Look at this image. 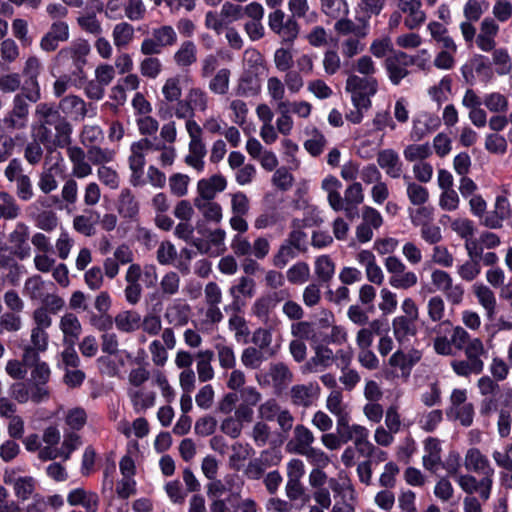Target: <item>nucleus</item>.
I'll return each mask as SVG.
<instances>
[{
  "mask_svg": "<svg viewBox=\"0 0 512 512\" xmlns=\"http://www.w3.org/2000/svg\"><path fill=\"white\" fill-rule=\"evenodd\" d=\"M129 152L130 183L134 187L146 184L143 170L147 156L163 168L172 166L177 156L176 148L173 145H166L160 142L157 137H143L132 142Z\"/></svg>",
  "mask_w": 512,
  "mask_h": 512,
  "instance_id": "1",
  "label": "nucleus"
},
{
  "mask_svg": "<svg viewBox=\"0 0 512 512\" xmlns=\"http://www.w3.org/2000/svg\"><path fill=\"white\" fill-rule=\"evenodd\" d=\"M35 121L32 135L45 146H68L71 141L72 126L52 103L40 102L34 110Z\"/></svg>",
  "mask_w": 512,
  "mask_h": 512,
  "instance_id": "2",
  "label": "nucleus"
},
{
  "mask_svg": "<svg viewBox=\"0 0 512 512\" xmlns=\"http://www.w3.org/2000/svg\"><path fill=\"white\" fill-rule=\"evenodd\" d=\"M463 465L468 473L458 476V486L466 494H479L488 501L494 483L495 469L489 458L479 448L471 447L464 455Z\"/></svg>",
  "mask_w": 512,
  "mask_h": 512,
  "instance_id": "3",
  "label": "nucleus"
},
{
  "mask_svg": "<svg viewBox=\"0 0 512 512\" xmlns=\"http://www.w3.org/2000/svg\"><path fill=\"white\" fill-rule=\"evenodd\" d=\"M41 98L42 96L21 89L13 96L10 108L0 121V129L8 132L26 129L29 122L30 103H37Z\"/></svg>",
  "mask_w": 512,
  "mask_h": 512,
  "instance_id": "4",
  "label": "nucleus"
},
{
  "mask_svg": "<svg viewBox=\"0 0 512 512\" xmlns=\"http://www.w3.org/2000/svg\"><path fill=\"white\" fill-rule=\"evenodd\" d=\"M463 351L466 358L452 361L451 367L453 371L462 377L481 374L484 370L482 357L487 355L483 341L480 338L474 337V341Z\"/></svg>",
  "mask_w": 512,
  "mask_h": 512,
  "instance_id": "5",
  "label": "nucleus"
},
{
  "mask_svg": "<svg viewBox=\"0 0 512 512\" xmlns=\"http://www.w3.org/2000/svg\"><path fill=\"white\" fill-rule=\"evenodd\" d=\"M345 90L350 93L353 106L370 109L371 98L378 91V81L375 77H361L351 74L345 82Z\"/></svg>",
  "mask_w": 512,
  "mask_h": 512,
  "instance_id": "6",
  "label": "nucleus"
},
{
  "mask_svg": "<svg viewBox=\"0 0 512 512\" xmlns=\"http://www.w3.org/2000/svg\"><path fill=\"white\" fill-rule=\"evenodd\" d=\"M336 430L344 444L352 441L358 452L371 451L369 430L360 424H350L349 414L336 420Z\"/></svg>",
  "mask_w": 512,
  "mask_h": 512,
  "instance_id": "7",
  "label": "nucleus"
},
{
  "mask_svg": "<svg viewBox=\"0 0 512 512\" xmlns=\"http://www.w3.org/2000/svg\"><path fill=\"white\" fill-rule=\"evenodd\" d=\"M384 266L389 274L388 283L394 289L409 290L417 285L418 276L414 271L408 270L400 258L388 256L384 260Z\"/></svg>",
  "mask_w": 512,
  "mask_h": 512,
  "instance_id": "8",
  "label": "nucleus"
},
{
  "mask_svg": "<svg viewBox=\"0 0 512 512\" xmlns=\"http://www.w3.org/2000/svg\"><path fill=\"white\" fill-rule=\"evenodd\" d=\"M255 380L261 387L271 386L280 392L293 381V373L285 363L275 362L269 365L267 371L258 372Z\"/></svg>",
  "mask_w": 512,
  "mask_h": 512,
  "instance_id": "9",
  "label": "nucleus"
},
{
  "mask_svg": "<svg viewBox=\"0 0 512 512\" xmlns=\"http://www.w3.org/2000/svg\"><path fill=\"white\" fill-rule=\"evenodd\" d=\"M187 134L189 137L188 153L184 158V162L200 173L204 170V158L207 154L206 144L203 140V129L197 130L193 126H188Z\"/></svg>",
  "mask_w": 512,
  "mask_h": 512,
  "instance_id": "10",
  "label": "nucleus"
},
{
  "mask_svg": "<svg viewBox=\"0 0 512 512\" xmlns=\"http://www.w3.org/2000/svg\"><path fill=\"white\" fill-rule=\"evenodd\" d=\"M416 63V58L405 52L398 51L385 60V69L390 82L400 85L401 81L409 76V68Z\"/></svg>",
  "mask_w": 512,
  "mask_h": 512,
  "instance_id": "11",
  "label": "nucleus"
},
{
  "mask_svg": "<svg viewBox=\"0 0 512 512\" xmlns=\"http://www.w3.org/2000/svg\"><path fill=\"white\" fill-rule=\"evenodd\" d=\"M262 91V77L260 67L245 69L237 78L234 93L237 97L254 98Z\"/></svg>",
  "mask_w": 512,
  "mask_h": 512,
  "instance_id": "12",
  "label": "nucleus"
},
{
  "mask_svg": "<svg viewBox=\"0 0 512 512\" xmlns=\"http://www.w3.org/2000/svg\"><path fill=\"white\" fill-rule=\"evenodd\" d=\"M177 339L171 327H166L161 333V339H154L150 342L148 350L153 364L163 367L168 361V350L176 347Z\"/></svg>",
  "mask_w": 512,
  "mask_h": 512,
  "instance_id": "13",
  "label": "nucleus"
},
{
  "mask_svg": "<svg viewBox=\"0 0 512 512\" xmlns=\"http://www.w3.org/2000/svg\"><path fill=\"white\" fill-rule=\"evenodd\" d=\"M268 25L285 42H293L298 37V23L292 17L285 19V14L280 9L269 14Z\"/></svg>",
  "mask_w": 512,
  "mask_h": 512,
  "instance_id": "14",
  "label": "nucleus"
},
{
  "mask_svg": "<svg viewBox=\"0 0 512 512\" xmlns=\"http://www.w3.org/2000/svg\"><path fill=\"white\" fill-rule=\"evenodd\" d=\"M49 347L48 331L31 327L29 341L22 346V360L24 363L37 361V356L45 353Z\"/></svg>",
  "mask_w": 512,
  "mask_h": 512,
  "instance_id": "15",
  "label": "nucleus"
},
{
  "mask_svg": "<svg viewBox=\"0 0 512 512\" xmlns=\"http://www.w3.org/2000/svg\"><path fill=\"white\" fill-rule=\"evenodd\" d=\"M277 306L265 295L258 297L251 306V313L264 326L278 328L281 320L275 312Z\"/></svg>",
  "mask_w": 512,
  "mask_h": 512,
  "instance_id": "16",
  "label": "nucleus"
},
{
  "mask_svg": "<svg viewBox=\"0 0 512 512\" xmlns=\"http://www.w3.org/2000/svg\"><path fill=\"white\" fill-rule=\"evenodd\" d=\"M314 355L301 367L303 374L318 373L332 366L335 355L333 350L323 344L313 347Z\"/></svg>",
  "mask_w": 512,
  "mask_h": 512,
  "instance_id": "17",
  "label": "nucleus"
},
{
  "mask_svg": "<svg viewBox=\"0 0 512 512\" xmlns=\"http://www.w3.org/2000/svg\"><path fill=\"white\" fill-rule=\"evenodd\" d=\"M462 75L466 82L474 80V72L482 78L484 82H490L493 78V71L488 59L481 54L474 55L467 64L461 68Z\"/></svg>",
  "mask_w": 512,
  "mask_h": 512,
  "instance_id": "18",
  "label": "nucleus"
},
{
  "mask_svg": "<svg viewBox=\"0 0 512 512\" xmlns=\"http://www.w3.org/2000/svg\"><path fill=\"white\" fill-rule=\"evenodd\" d=\"M397 7L401 13L406 15L404 25L409 30L420 27L426 20L420 0H398Z\"/></svg>",
  "mask_w": 512,
  "mask_h": 512,
  "instance_id": "19",
  "label": "nucleus"
},
{
  "mask_svg": "<svg viewBox=\"0 0 512 512\" xmlns=\"http://www.w3.org/2000/svg\"><path fill=\"white\" fill-rule=\"evenodd\" d=\"M500 27L492 17H485L479 28L476 37V45L483 52H490L496 47V37Z\"/></svg>",
  "mask_w": 512,
  "mask_h": 512,
  "instance_id": "20",
  "label": "nucleus"
},
{
  "mask_svg": "<svg viewBox=\"0 0 512 512\" xmlns=\"http://www.w3.org/2000/svg\"><path fill=\"white\" fill-rule=\"evenodd\" d=\"M66 153L72 165V175L75 178L83 179L92 174V164L83 148L76 145L68 146Z\"/></svg>",
  "mask_w": 512,
  "mask_h": 512,
  "instance_id": "21",
  "label": "nucleus"
},
{
  "mask_svg": "<svg viewBox=\"0 0 512 512\" xmlns=\"http://www.w3.org/2000/svg\"><path fill=\"white\" fill-rule=\"evenodd\" d=\"M364 201V192L362 184L359 182H353L348 185L344 191V197H342V208L340 211H344L346 217L349 220H353L358 215V206Z\"/></svg>",
  "mask_w": 512,
  "mask_h": 512,
  "instance_id": "22",
  "label": "nucleus"
},
{
  "mask_svg": "<svg viewBox=\"0 0 512 512\" xmlns=\"http://www.w3.org/2000/svg\"><path fill=\"white\" fill-rule=\"evenodd\" d=\"M334 30L341 36L348 37H366L369 32V23L367 17H357V23L342 16L336 19Z\"/></svg>",
  "mask_w": 512,
  "mask_h": 512,
  "instance_id": "23",
  "label": "nucleus"
},
{
  "mask_svg": "<svg viewBox=\"0 0 512 512\" xmlns=\"http://www.w3.org/2000/svg\"><path fill=\"white\" fill-rule=\"evenodd\" d=\"M227 181L220 174L212 175L209 178H203L197 183V196L194 200H213L216 195L226 189Z\"/></svg>",
  "mask_w": 512,
  "mask_h": 512,
  "instance_id": "24",
  "label": "nucleus"
},
{
  "mask_svg": "<svg viewBox=\"0 0 512 512\" xmlns=\"http://www.w3.org/2000/svg\"><path fill=\"white\" fill-rule=\"evenodd\" d=\"M319 390L316 383L296 384L290 389V400L296 406L310 407L317 400Z\"/></svg>",
  "mask_w": 512,
  "mask_h": 512,
  "instance_id": "25",
  "label": "nucleus"
},
{
  "mask_svg": "<svg viewBox=\"0 0 512 512\" xmlns=\"http://www.w3.org/2000/svg\"><path fill=\"white\" fill-rule=\"evenodd\" d=\"M69 38L68 24L62 21L54 22L49 31L41 38L40 47L43 51H55L60 42L67 41Z\"/></svg>",
  "mask_w": 512,
  "mask_h": 512,
  "instance_id": "26",
  "label": "nucleus"
},
{
  "mask_svg": "<svg viewBox=\"0 0 512 512\" xmlns=\"http://www.w3.org/2000/svg\"><path fill=\"white\" fill-rule=\"evenodd\" d=\"M377 164L387 176L398 179L403 174V163L398 153L393 149H383L377 154Z\"/></svg>",
  "mask_w": 512,
  "mask_h": 512,
  "instance_id": "27",
  "label": "nucleus"
},
{
  "mask_svg": "<svg viewBox=\"0 0 512 512\" xmlns=\"http://www.w3.org/2000/svg\"><path fill=\"white\" fill-rule=\"evenodd\" d=\"M421 357L422 353L417 349H410L407 352L398 349L389 357L388 365L400 369L403 375L408 376Z\"/></svg>",
  "mask_w": 512,
  "mask_h": 512,
  "instance_id": "28",
  "label": "nucleus"
},
{
  "mask_svg": "<svg viewBox=\"0 0 512 512\" xmlns=\"http://www.w3.org/2000/svg\"><path fill=\"white\" fill-rule=\"evenodd\" d=\"M42 70L41 61L36 56H29L24 63L22 74L26 78V85L22 90L42 96L38 77Z\"/></svg>",
  "mask_w": 512,
  "mask_h": 512,
  "instance_id": "29",
  "label": "nucleus"
},
{
  "mask_svg": "<svg viewBox=\"0 0 512 512\" xmlns=\"http://www.w3.org/2000/svg\"><path fill=\"white\" fill-rule=\"evenodd\" d=\"M67 502L71 506L83 507L86 512H97L100 500L96 492L76 488L68 493Z\"/></svg>",
  "mask_w": 512,
  "mask_h": 512,
  "instance_id": "30",
  "label": "nucleus"
},
{
  "mask_svg": "<svg viewBox=\"0 0 512 512\" xmlns=\"http://www.w3.org/2000/svg\"><path fill=\"white\" fill-rule=\"evenodd\" d=\"M315 442L313 432L303 424L295 426L293 431V438L287 443V450L301 455L302 451L311 448Z\"/></svg>",
  "mask_w": 512,
  "mask_h": 512,
  "instance_id": "31",
  "label": "nucleus"
},
{
  "mask_svg": "<svg viewBox=\"0 0 512 512\" xmlns=\"http://www.w3.org/2000/svg\"><path fill=\"white\" fill-rule=\"evenodd\" d=\"M127 395L135 412L141 413L154 407L156 392L146 387L127 388Z\"/></svg>",
  "mask_w": 512,
  "mask_h": 512,
  "instance_id": "32",
  "label": "nucleus"
},
{
  "mask_svg": "<svg viewBox=\"0 0 512 512\" xmlns=\"http://www.w3.org/2000/svg\"><path fill=\"white\" fill-rule=\"evenodd\" d=\"M59 329L63 334V343L75 345L82 333V325L78 317L71 312L60 317Z\"/></svg>",
  "mask_w": 512,
  "mask_h": 512,
  "instance_id": "33",
  "label": "nucleus"
},
{
  "mask_svg": "<svg viewBox=\"0 0 512 512\" xmlns=\"http://www.w3.org/2000/svg\"><path fill=\"white\" fill-rule=\"evenodd\" d=\"M441 454L442 447L439 439L428 437L424 441L423 467L430 472H435L442 463Z\"/></svg>",
  "mask_w": 512,
  "mask_h": 512,
  "instance_id": "34",
  "label": "nucleus"
},
{
  "mask_svg": "<svg viewBox=\"0 0 512 512\" xmlns=\"http://www.w3.org/2000/svg\"><path fill=\"white\" fill-rule=\"evenodd\" d=\"M472 291L478 303L485 310L488 320H493L496 315L497 300L494 292L483 283H475Z\"/></svg>",
  "mask_w": 512,
  "mask_h": 512,
  "instance_id": "35",
  "label": "nucleus"
},
{
  "mask_svg": "<svg viewBox=\"0 0 512 512\" xmlns=\"http://www.w3.org/2000/svg\"><path fill=\"white\" fill-rule=\"evenodd\" d=\"M438 125L439 120L436 117L428 113H421L413 119L410 137L414 141H420L434 131Z\"/></svg>",
  "mask_w": 512,
  "mask_h": 512,
  "instance_id": "36",
  "label": "nucleus"
},
{
  "mask_svg": "<svg viewBox=\"0 0 512 512\" xmlns=\"http://www.w3.org/2000/svg\"><path fill=\"white\" fill-rule=\"evenodd\" d=\"M191 308L187 303L180 300H174L165 310V320L174 327L185 326L190 317Z\"/></svg>",
  "mask_w": 512,
  "mask_h": 512,
  "instance_id": "37",
  "label": "nucleus"
},
{
  "mask_svg": "<svg viewBox=\"0 0 512 512\" xmlns=\"http://www.w3.org/2000/svg\"><path fill=\"white\" fill-rule=\"evenodd\" d=\"M59 110L73 120H83L88 110L85 101L76 95H68L59 102Z\"/></svg>",
  "mask_w": 512,
  "mask_h": 512,
  "instance_id": "38",
  "label": "nucleus"
},
{
  "mask_svg": "<svg viewBox=\"0 0 512 512\" xmlns=\"http://www.w3.org/2000/svg\"><path fill=\"white\" fill-rule=\"evenodd\" d=\"M415 321L405 316H397L392 320L393 335L400 345H405L410 338L416 335Z\"/></svg>",
  "mask_w": 512,
  "mask_h": 512,
  "instance_id": "39",
  "label": "nucleus"
},
{
  "mask_svg": "<svg viewBox=\"0 0 512 512\" xmlns=\"http://www.w3.org/2000/svg\"><path fill=\"white\" fill-rule=\"evenodd\" d=\"M114 324L120 332L133 333L141 326V315L135 310H122L115 315Z\"/></svg>",
  "mask_w": 512,
  "mask_h": 512,
  "instance_id": "40",
  "label": "nucleus"
},
{
  "mask_svg": "<svg viewBox=\"0 0 512 512\" xmlns=\"http://www.w3.org/2000/svg\"><path fill=\"white\" fill-rule=\"evenodd\" d=\"M232 72L229 68L223 67L209 77L208 90L213 95L225 96L230 90Z\"/></svg>",
  "mask_w": 512,
  "mask_h": 512,
  "instance_id": "41",
  "label": "nucleus"
},
{
  "mask_svg": "<svg viewBox=\"0 0 512 512\" xmlns=\"http://www.w3.org/2000/svg\"><path fill=\"white\" fill-rule=\"evenodd\" d=\"M214 352L210 349L200 350L196 353V371L200 382H207L214 378L212 366Z\"/></svg>",
  "mask_w": 512,
  "mask_h": 512,
  "instance_id": "42",
  "label": "nucleus"
},
{
  "mask_svg": "<svg viewBox=\"0 0 512 512\" xmlns=\"http://www.w3.org/2000/svg\"><path fill=\"white\" fill-rule=\"evenodd\" d=\"M321 187L327 193V201L330 207L335 212H340L342 208V196L340 194L342 183L335 176L329 175L323 179Z\"/></svg>",
  "mask_w": 512,
  "mask_h": 512,
  "instance_id": "43",
  "label": "nucleus"
},
{
  "mask_svg": "<svg viewBox=\"0 0 512 512\" xmlns=\"http://www.w3.org/2000/svg\"><path fill=\"white\" fill-rule=\"evenodd\" d=\"M117 211L123 218H134L139 212V203L129 188L120 191L117 199Z\"/></svg>",
  "mask_w": 512,
  "mask_h": 512,
  "instance_id": "44",
  "label": "nucleus"
},
{
  "mask_svg": "<svg viewBox=\"0 0 512 512\" xmlns=\"http://www.w3.org/2000/svg\"><path fill=\"white\" fill-rule=\"evenodd\" d=\"M175 64L187 68L197 61V47L193 41H184L173 55Z\"/></svg>",
  "mask_w": 512,
  "mask_h": 512,
  "instance_id": "45",
  "label": "nucleus"
},
{
  "mask_svg": "<svg viewBox=\"0 0 512 512\" xmlns=\"http://www.w3.org/2000/svg\"><path fill=\"white\" fill-rule=\"evenodd\" d=\"M185 100L188 102L192 110L204 113L209 107V95L202 87H190L185 95Z\"/></svg>",
  "mask_w": 512,
  "mask_h": 512,
  "instance_id": "46",
  "label": "nucleus"
},
{
  "mask_svg": "<svg viewBox=\"0 0 512 512\" xmlns=\"http://www.w3.org/2000/svg\"><path fill=\"white\" fill-rule=\"evenodd\" d=\"M406 184V194L410 203L414 206L425 205L429 200V191L426 187L411 180L409 176H404Z\"/></svg>",
  "mask_w": 512,
  "mask_h": 512,
  "instance_id": "47",
  "label": "nucleus"
},
{
  "mask_svg": "<svg viewBox=\"0 0 512 512\" xmlns=\"http://www.w3.org/2000/svg\"><path fill=\"white\" fill-rule=\"evenodd\" d=\"M135 30L127 22H121L114 26L112 31L113 44L118 49L126 48L134 39Z\"/></svg>",
  "mask_w": 512,
  "mask_h": 512,
  "instance_id": "48",
  "label": "nucleus"
},
{
  "mask_svg": "<svg viewBox=\"0 0 512 512\" xmlns=\"http://www.w3.org/2000/svg\"><path fill=\"white\" fill-rule=\"evenodd\" d=\"M91 47L88 41L78 40L70 47L63 49L60 54L69 56L77 67L86 63V57L90 53Z\"/></svg>",
  "mask_w": 512,
  "mask_h": 512,
  "instance_id": "49",
  "label": "nucleus"
},
{
  "mask_svg": "<svg viewBox=\"0 0 512 512\" xmlns=\"http://www.w3.org/2000/svg\"><path fill=\"white\" fill-rule=\"evenodd\" d=\"M86 153L91 164L97 168L114 161L116 155L113 149L103 148L99 145L87 147Z\"/></svg>",
  "mask_w": 512,
  "mask_h": 512,
  "instance_id": "50",
  "label": "nucleus"
},
{
  "mask_svg": "<svg viewBox=\"0 0 512 512\" xmlns=\"http://www.w3.org/2000/svg\"><path fill=\"white\" fill-rule=\"evenodd\" d=\"M194 206L202 213L207 221L219 223L223 218L221 205L213 200H194Z\"/></svg>",
  "mask_w": 512,
  "mask_h": 512,
  "instance_id": "51",
  "label": "nucleus"
},
{
  "mask_svg": "<svg viewBox=\"0 0 512 512\" xmlns=\"http://www.w3.org/2000/svg\"><path fill=\"white\" fill-rule=\"evenodd\" d=\"M320 5L323 14L332 20L349 14V5L346 0H320Z\"/></svg>",
  "mask_w": 512,
  "mask_h": 512,
  "instance_id": "52",
  "label": "nucleus"
},
{
  "mask_svg": "<svg viewBox=\"0 0 512 512\" xmlns=\"http://www.w3.org/2000/svg\"><path fill=\"white\" fill-rule=\"evenodd\" d=\"M44 286L45 282L40 275H32L25 280L23 293L31 301H41L46 295Z\"/></svg>",
  "mask_w": 512,
  "mask_h": 512,
  "instance_id": "53",
  "label": "nucleus"
},
{
  "mask_svg": "<svg viewBox=\"0 0 512 512\" xmlns=\"http://www.w3.org/2000/svg\"><path fill=\"white\" fill-rule=\"evenodd\" d=\"M308 138L304 142V148L312 155L319 156L327 145L325 136L316 128L306 131Z\"/></svg>",
  "mask_w": 512,
  "mask_h": 512,
  "instance_id": "54",
  "label": "nucleus"
},
{
  "mask_svg": "<svg viewBox=\"0 0 512 512\" xmlns=\"http://www.w3.org/2000/svg\"><path fill=\"white\" fill-rule=\"evenodd\" d=\"M426 309L427 315L432 322H441L440 325H450V321H443L446 305L441 296L435 295L430 297L427 301Z\"/></svg>",
  "mask_w": 512,
  "mask_h": 512,
  "instance_id": "55",
  "label": "nucleus"
},
{
  "mask_svg": "<svg viewBox=\"0 0 512 512\" xmlns=\"http://www.w3.org/2000/svg\"><path fill=\"white\" fill-rule=\"evenodd\" d=\"M314 271L319 281L329 282L335 273V263L328 255H321L316 258Z\"/></svg>",
  "mask_w": 512,
  "mask_h": 512,
  "instance_id": "56",
  "label": "nucleus"
},
{
  "mask_svg": "<svg viewBox=\"0 0 512 512\" xmlns=\"http://www.w3.org/2000/svg\"><path fill=\"white\" fill-rule=\"evenodd\" d=\"M20 206L12 195L0 192V220H14L20 215Z\"/></svg>",
  "mask_w": 512,
  "mask_h": 512,
  "instance_id": "57",
  "label": "nucleus"
},
{
  "mask_svg": "<svg viewBox=\"0 0 512 512\" xmlns=\"http://www.w3.org/2000/svg\"><path fill=\"white\" fill-rule=\"evenodd\" d=\"M492 52V63L496 67V73L500 76L507 75L512 69V58L506 48H494Z\"/></svg>",
  "mask_w": 512,
  "mask_h": 512,
  "instance_id": "58",
  "label": "nucleus"
},
{
  "mask_svg": "<svg viewBox=\"0 0 512 512\" xmlns=\"http://www.w3.org/2000/svg\"><path fill=\"white\" fill-rule=\"evenodd\" d=\"M286 278L290 284L302 285L310 278V267L306 262L299 261L286 271Z\"/></svg>",
  "mask_w": 512,
  "mask_h": 512,
  "instance_id": "59",
  "label": "nucleus"
},
{
  "mask_svg": "<svg viewBox=\"0 0 512 512\" xmlns=\"http://www.w3.org/2000/svg\"><path fill=\"white\" fill-rule=\"evenodd\" d=\"M326 408L336 417V420L349 414L343 402V394L339 389L331 390L328 394L326 398Z\"/></svg>",
  "mask_w": 512,
  "mask_h": 512,
  "instance_id": "60",
  "label": "nucleus"
},
{
  "mask_svg": "<svg viewBox=\"0 0 512 512\" xmlns=\"http://www.w3.org/2000/svg\"><path fill=\"white\" fill-rule=\"evenodd\" d=\"M255 281L252 278L242 276L238 279L237 284L229 289L230 295L234 299V304L238 302L240 296L251 298L255 294Z\"/></svg>",
  "mask_w": 512,
  "mask_h": 512,
  "instance_id": "61",
  "label": "nucleus"
},
{
  "mask_svg": "<svg viewBox=\"0 0 512 512\" xmlns=\"http://www.w3.org/2000/svg\"><path fill=\"white\" fill-rule=\"evenodd\" d=\"M432 154L429 143L409 144L403 150V155L408 162H424Z\"/></svg>",
  "mask_w": 512,
  "mask_h": 512,
  "instance_id": "62",
  "label": "nucleus"
},
{
  "mask_svg": "<svg viewBox=\"0 0 512 512\" xmlns=\"http://www.w3.org/2000/svg\"><path fill=\"white\" fill-rule=\"evenodd\" d=\"M483 104L492 113H504L509 108L508 97L500 92L487 93Z\"/></svg>",
  "mask_w": 512,
  "mask_h": 512,
  "instance_id": "63",
  "label": "nucleus"
},
{
  "mask_svg": "<svg viewBox=\"0 0 512 512\" xmlns=\"http://www.w3.org/2000/svg\"><path fill=\"white\" fill-rule=\"evenodd\" d=\"M480 273L481 265L475 257H468V260L457 266L458 276L466 282L474 281Z\"/></svg>",
  "mask_w": 512,
  "mask_h": 512,
  "instance_id": "64",
  "label": "nucleus"
}]
</instances>
